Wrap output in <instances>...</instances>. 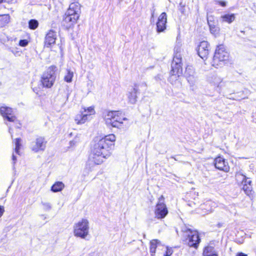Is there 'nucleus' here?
<instances>
[{
  "label": "nucleus",
  "instance_id": "f257e3e1",
  "mask_svg": "<svg viewBox=\"0 0 256 256\" xmlns=\"http://www.w3.org/2000/svg\"><path fill=\"white\" fill-rule=\"evenodd\" d=\"M80 5L78 3H72L70 5L64 16L62 24L66 29L74 26L80 16Z\"/></svg>",
  "mask_w": 256,
  "mask_h": 256
},
{
  "label": "nucleus",
  "instance_id": "f03ea898",
  "mask_svg": "<svg viewBox=\"0 0 256 256\" xmlns=\"http://www.w3.org/2000/svg\"><path fill=\"white\" fill-rule=\"evenodd\" d=\"M116 140L114 134H109L102 138H96L94 142L92 150L94 152H102V154L109 156L110 147Z\"/></svg>",
  "mask_w": 256,
  "mask_h": 256
},
{
  "label": "nucleus",
  "instance_id": "7ed1b4c3",
  "mask_svg": "<svg viewBox=\"0 0 256 256\" xmlns=\"http://www.w3.org/2000/svg\"><path fill=\"white\" fill-rule=\"evenodd\" d=\"M229 54L226 50L224 46L222 44L218 46L215 50L213 60L212 62V66L216 68L222 66L225 62L228 60Z\"/></svg>",
  "mask_w": 256,
  "mask_h": 256
},
{
  "label": "nucleus",
  "instance_id": "20e7f679",
  "mask_svg": "<svg viewBox=\"0 0 256 256\" xmlns=\"http://www.w3.org/2000/svg\"><path fill=\"white\" fill-rule=\"evenodd\" d=\"M57 68L55 66H51L44 72L42 76L41 82L44 87L51 88L56 80Z\"/></svg>",
  "mask_w": 256,
  "mask_h": 256
},
{
  "label": "nucleus",
  "instance_id": "39448f33",
  "mask_svg": "<svg viewBox=\"0 0 256 256\" xmlns=\"http://www.w3.org/2000/svg\"><path fill=\"white\" fill-rule=\"evenodd\" d=\"M180 52H174V56L172 63V75L170 78V81L174 84V80H176L174 84L176 82L177 78L179 76L178 74L182 72V56Z\"/></svg>",
  "mask_w": 256,
  "mask_h": 256
},
{
  "label": "nucleus",
  "instance_id": "423d86ee",
  "mask_svg": "<svg viewBox=\"0 0 256 256\" xmlns=\"http://www.w3.org/2000/svg\"><path fill=\"white\" fill-rule=\"evenodd\" d=\"M182 232H183V236L185 238L188 244L190 246L196 248L200 240L198 232L192 230L186 227L183 228Z\"/></svg>",
  "mask_w": 256,
  "mask_h": 256
},
{
  "label": "nucleus",
  "instance_id": "0eeeda50",
  "mask_svg": "<svg viewBox=\"0 0 256 256\" xmlns=\"http://www.w3.org/2000/svg\"><path fill=\"white\" fill-rule=\"evenodd\" d=\"M89 222L86 219L82 220L74 224V234L76 237L85 238L89 233Z\"/></svg>",
  "mask_w": 256,
  "mask_h": 256
},
{
  "label": "nucleus",
  "instance_id": "6e6552de",
  "mask_svg": "<svg viewBox=\"0 0 256 256\" xmlns=\"http://www.w3.org/2000/svg\"><path fill=\"white\" fill-rule=\"evenodd\" d=\"M168 210L164 202L158 203L156 205L154 214L158 219L164 218L168 214Z\"/></svg>",
  "mask_w": 256,
  "mask_h": 256
},
{
  "label": "nucleus",
  "instance_id": "1a4fd4ad",
  "mask_svg": "<svg viewBox=\"0 0 256 256\" xmlns=\"http://www.w3.org/2000/svg\"><path fill=\"white\" fill-rule=\"evenodd\" d=\"M102 152H96L92 150V153L89 156V162L94 163L95 164H100L103 162L104 158L108 156L102 154Z\"/></svg>",
  "mask_w": 256,
  "mask_h": 256
},
{
  "label": "nucleus",
  "instance_id": "9d476101",
  "mask_svg": "<svg viewBox=\"0 0 256 256\" xmlns=\"http://www.w3.org/2000/svg\"><path fill=\"white\" fill-rule=\"evenodd\" d=\"M46 142L44 138L43 137H38L36 138L35 142H33L31 149L34 152H38L39 151H43L46 148Z\"/></svg>",
  "mask_w": 256,
  "mask_h": 256
},
{
  "label": "nucleus",
  "instance_id": "9b49d317",
  "mask_svg": "<svg viewBox=\"0 0 256 256\" xmlns=\"http://www.w3.org/2000/svg\"><path fill=\"white\" fill-rule=\"evenodd\" d=\"M184 76L190 85H194L196 82L198 78L192 66H188L186 68Z\"/></svg>",
  "mask_w": 256,
  "mask_h": 256
},
{
  "label": "nucleus",
  "instance_id": "f8f14e48",
  "mask_svg": "<svg viewBox=\"0 0 256 256\" xmlns=\"http://www.w3.org/2000/svg\"><path fill=\"white\" fill-rule=\"evenodd\" d=\"M214 164L216 168L228 172L230 170L228 162L222 157L218 156L215 158Z\"/></svg>",
  "mask_w": 256,
  "mask_h": 256
},
{
  "label": "nucleus",
  "instance_id": "ddd939ff",
  "mask_svg": "<svg viewBox=\"0 0 256 256\" xmlns=\"http://www.w3.org/2000/svg\"><path fill=\"white\" fill-rule=\"evenodd\" d=\"M209 44L206 41L200 42L198 48V56L203 60L207 58L209 54Z\"/></svg>",
  "mask_w": 256,
  "mask_h": 256
},
{
  "label": "nucleus",
  "instance_id": "4468645a",
  "mask_svg": "<svg viewBox=\"0 0 256 256\" xmlns=\"http://www.w3.org/2000/svg\"><path fill=\"white\" fill-rule=\"evenodd\" d=\"M140 84H135L134 88L130 90L128 94V98L129 103L131 104H134L137 101V94L138 92V87Z\"/></svg>",
  "mask_w": 256,
  "mask_h": 256
},
{
  "label": "nucleus",
  "instance_id": "2eb2a0df",
  "mask_svg": "<svg viewBox=\"0 0 256 256\" xmlns=\"http://www.w3.org/2000/svg\"><path fill=\"white\" fill-rule=\"evenodd\" d=\"M0 112L9 122H14L16 120V118L12 115V110L9 107L2 106L0 108Z\"/></svg>",
  "mask_w": 256,
  "mask_h": 256
},
{
  "label": "nucleus",
  "instance_id": "dca6fc26",
  "mask_svg": "<svg viewBox=\"0 0 256 256\" xmlns=\"http://www.w3.org/2000/svg\"><path fill=\"white\" fill-rule=\"evenodd\" d=\"M166 14L162 12L158 18V22L156 23V30L158 32H164L166 28Z\"/></svg>",
  "mask_w": 256,
  "mask_h": 256
},
{
  "label": "nucleus",
  "instance_id": "f3484780",
  "mask_svg": "<svg viewBox=\"0 0 256 256\" xmlns=\"http://www.w3.org/2000/svg\"><path fill=\"white\" fill-rule=\"evenodd\" d=\"M122 112L120 111H116L115 113V116H114V118L110 126L115 128H119L121 126L122 124V120H127L126 118H122L121 116Z\"/></svg>",
  "mask_w": 256,
  "mask_h": 256
},
{
  "label": "nucleus",
  "instance_id": "a211bd4d",
  "mask_svg": "<svg viewBox=\"0 0 256 256\" xmlns=\"http://www.w3.org/2000/svg\"><path fill=\"white\" fill-rule=\"evenodd\" d=\"M56 34L54 30H50L46 34L45 38V46L46 47L50 46L56 42Z\"/></svg>",
  "mask_w": 256,
  "mask_h": 256
},
{
  "label": "nucleus",
  "instance_id": "6ab92c4d",
  "mask_svg": "<svg viewBox=\"0 0 256 256\" xmlns=\"http://www.w3.org/2000/svg\"><path fill=\"white\" fill-rule=\"evenodd\" d=\"M208 82L211 84L218 86L222 82L220 78L214 74H210L207 78Z\"/></svg>",
  "mask_w": 256,
  "mask_h": 256
},
{
  "label": "nucleus",
  "instance_id": "aec40b11",
  "mask_svg": "<svg viewBox=\"0 0 256 256\" xmlns=\"http://www.w3.org/2000/svg\"><path fill=\"white\" fill-rule=\"evenodd\" d=\"M162 246L160 245V242L158 240H152L150 242V252L152 256H154L156 252L157 248Z\"/></svg>",
  "mask_w": 256,
  "mask_h": 256
},
{
  "label": "nucleus",
  "instance_id": "412c9836",
  "mask_svg": "<svg viewBox=\"0 0 256 256\" xmlns=\"http://www.w3.org/2000/svg\"><path fill=\"white\" fill-rule=\"evenodd\" d=\"M204 256H218L213 246H208L203 252Z\"/></svg>",
  "mask_w": 256,
  "mask_h": 256
},
{
  "label": "nucleus",
  "instance_id": "4be33fe9",
  "mask_svg": "<svg viewBox=\"0 0 256 256\" xmlns=\"http://www.w3.org/2000/svg\"><path fill=\"white\" fill-rule=\"evenodd\" d=\"M116 111H108L106 112L104 115V118L107 124L110 125L112 122L115 116Z\"/></svg>",
  "mask_w": 256,
  "mask_h": 256
},
{
  "label": "nucleus",
  "instance_id": "5701e85b",
  "mask_svg": "<svg viewBox=\"0 0 256 256\" xmlns=\"http://www.w3.org/2000/svg\"><path fill=\"white\" fill-rule=\"evenodd\" d=\"M88 114H79L75 117V122L78 124H84L87 120Z\"/></svg>",
  "mask_w": 256,
  "mask_h": 256
},
{
  "label": "nucleus",
  "instance_id": "b1692460",
  "mask_svg": "<svg viewBox=\"0 0 256 256\" xmlns=\"http://www.w3.org/2000/svg\"><path fill=\"white\" fill-rule=\"evenodd\" d=\"M64 184L60 182H56L52 185L51 188V190L54 192H60L64 188Z\"/></svg>",
  "mask_w": 256,
  "mask_h": 256
},
{
  "label": "nucleus",
  "instance_id": "393cba45",
  "mask_svg": "<svg viewBox=\"0 0 256 256\" xmlns=\"http://www.w3.org/2000/svg\"><path fill=\"white\" fill-rule=\"evenodd\" d=\"M222 22H226L229 24H230L235 20V15L233 14H226L223 16H222L220 17Z\"/></svg>",
  "mask_w": 256,
  "mask_h": 256
},
{
  "label": "nucleus",
  "instance_id": "a878e982",
  "mask_svg": "<svg viewBox=\"0 0 256 256\" xmlns=\"http://www.w3.org/2000/svg\"><path fill=\"white\" fill-rule=\"evenodd\" d=\"M236 178L238 183H246L249 180L248 178H246V176L242 174L240 172H236Z\"/></svg>",
  "mask_w": 256,
  "mask_h": 256
},
{
  "label": "nucleus",
  "instance_id": "bb28decb",
  "mask_svg": "<svg viewBox=\"0 0 256 256\" xmlns=\"http://www.w3.org/2000/svg\"><path fill=\"white\" fill-rule=\"evenodd\" d=\"M251 181L248 180L246 183L242 184V189L247 195H250L252 190V186H251Z\"/></svg>",
  "mask_w": 256,
  "mask_h": 256
},
{
  "label": "nucleus",
  "instance_id": "cd10ccee",
  "mask_svg": "<svg viewBox=\"0 0 256 256\" xmlns=\"http://www.w3.org/2000/svg\"><path fill=\"white\" fill-rule=\"evenodd\" d=\"M10 22V16L8 15L0 16V26H4Z\"/></svg>",
  "mask_w": 256,
  "mask_h": 256
},
{
  "label": "nucleus",
  "instance_id": "c85d7f7f",
  "mask_svg": "<svg viewBox=\"0 0 256 256\" xmlns=\"http://www.w3.org/2000/svg\"><path fill=\"white\" fill-rule=\"evenodd\" d=\"M208 23L210 27V32L214 35L218 34V28L215 26L214 24H212L210 22V18H208Z\"/></svg>",
  "mask_w": 256,
  "mask_h": 256
},
{
  "label": "nucleus",
  "instance_id": "c756f323",
  "mask_svg": "<svg viewBox=\"0 0 256 256\" xmlns=\"http://www.w3.org/2000/svg\"><path fill=\"white\" fill-rule=\"evenodd\" d=\"M74 76L73 72L70 70H67L66 75L64 76V80L68 82H70L72 81V78Z\"/></svg>",
  "mask_w": 256,
  "mask_h": 256
},
{
  "label": "nucleus",
  "instance_id": "7c9ffc66",
  "mask_svg": "<svg viewBox=\"0 0 256 256\" xmlns=\"http://www.w3.org/2000/svg\"><path fill=\"white\" fill-rule=\"evenodd\" d=\"M38 22L36 20H31L29 21L28 26L30 29L35 30L38 26Z\"/></svg>",
  "mask_w": 256,
  "mask_h": 256
},
{
  "label": "nucleus",
  "instance_id": "2f4dec72",
  "mask_svg": "<svg viewBox=\"0 0 256 256\" xmlns=\"http://www.w3.org/2000/svg\"><path fill=\"white\" fill-rule=\"evenodd\" d=\"M181 46H182L181 40H180V38H179L178 36L176 38V44L174 48V52H180Z\"/></svg>",
  "mask_w": 256,
  "mask_h": 256
},
{
  "label": "nucleus",
  "instance_id": "473e14b6",
  "mask_svg": "<svg viewBox=\"0 0 256 256\" xmlns=\"http://www.w3.org/2000/svg\"><path fill=\"white\" fill-rule=\"evenodd\" d=\"M21 140L20 138H16V142H15V152L19 154V150L20 149L21 144L20 143Z\"/></svg>",
  "mask_w": 256,
  "mask_h": 256
},
{
  "label": "nucleus",
  "instance_id": "72a5a7b5",
  "mask_svg": "<svg viewBox=\"0 0 256 256\" xmlns=\"http://www.w3.org/2000/svg\"><path fill=\"white\" fill-rule=\"evenodd\" d=\"M42 204L45 210H50L52 208L51 204L50 203L42 202Z\"/></svg>",
  "mask_w": 256,
  "mask_h": 256
},
{
  "label": "nucleus",
  "instance_id": "f704fd0d",
  "mask_svg": "<svg viewBox=\"0 0 256 256\" xmlns=\"http://www.w3.org/2000/svg\"><path fill=\"white\" fill-rule=\"evenodd\" d=\"M28 44V41L26 40H20L19 45L21 46H26Z\"/></svg>",
  "mask_w": 256,
  "mask_h": 256
},
{
  "label": "nucleus",
  "instance_id": "c9c22d12",
  "mask_svg": "<svg viewBox=\"0 0 256 256\" xmlns=\"http://www.w3.org/2000/svg\"><path fill=\"white\" fill-rule=\"evenodd\" d=\"M172 254V248H166V252L164 254L166 256H170Z\"/></svg>",
  "mask_w": 256,
  "mask_h": 256
},
{
  "label": "nucleus",
  "instance_id": "e433bc0d",
  "mask_svg": "<svg viewBox=\"0 0 256 256\" xmlns=\"http://www.w3.org/2000/svg\"><path fill=\"white\" fill-rule=\"evenodd\" d=\"M84 112H88L90 113V114H94V108L90 106V107L88 108L86 110L84 109Z\"/></svg>",
  "mask_w": 256,
  "mask_h": 256
},
{
  "label": "nucleus",
  "instance_id": "4c0bfd02",
  "mask_svg": "<svg viewBox=\"0 0 256 256\" xmlns=\"http://www.w3.org/2000/svg\"><path fill=\"white\" fill-rule=\"evenodd\" d=\"M179 10L182 13V14H184V5L182 4V2H180V6H179Z\"/></svg>",
  "mask_w": 256,
  "mask_h": 256
},
{
  "label": "nucleus",
  "instance_id": "58836bf2",
  "mask_svg": "<svg viewBox=\"0 0 256 256\" xmlns=\"http://www.w3.org/2000/svg\"><path fill=\"white\" fill-rule=\"evenodd\" d=\"M4 207L2 206H0V217L2 216L4 212Z\"/></svg>",
  "mask_w": 256,
  "mask_h": 256
},
{
  "label": "nucleus",
  "instance_id": "ea45409f",
  "mask_svg": "<svg viewBox=\"0 0 256 256\" xmlns=\"http://www.w3.org/2000/svg\"><path fill=\"white\" fill-rule=\"evenodd\" d=\"M164 197L163 196H161L159 198H158V203H160V202H164Z\"/></svg>",
  "mask_w": 256,
  "mask_h": 256
},
{
  "label": "nucleus",
  "instance_id": "a19ab883",
  "mask_svg": "<svg viewBox=\"0 0 256 256\" xmlns=\"http://www.w3.org/2000/svg\"><path fill=\"white\" fill-rule=\"evenodd\" d=\"M236 256H248L247 254H244L242 252H238Z\"/></svg>",
  "mask_w": 256,
  "mask_h": 256
},
{
  "label": "nucleus",
  "instance_id": "79ce46f5",
  "mask_svg": "<svg viewBox=\"0 0 256 256\" xmlns=\"http://www.w3.org/2000/svg\"><path fill=\"white\" fill-rule=\"evenodd\" d=\"M218 2L220 5H221L222 6H224L226 5V4L224 2Z\"/></svg>",
  "mask_w": 256,
  "mask_h": 256
},
{
  "label": "nucleus",
  "instance_id": "37998d69",
  "mask_svg": "<svg viewBox=\"0 0 256 256\" xmlns=\"http://www.w3.org/2000/svg\"><path fill=\"white\" fill-rule=\"evenodd\" d=\"M76 142L75 140H72L70 142V144L71 146H72L73 145H74Z\"/></svg>",
  "mask_w": 256,
  "mask_h": 256
},
{
  "label": "nucleus",
  "instance_id": "c03bdc74",
  "mask_svg": "<svg viewBox=\"0 0 256 256\" xmlns=\"http://www.w3.org/2000/svg\"><path fill=\"white\" fill-rule=\"evenodd\" d=\"M12 160L14 161V163L16 162V156L14 154H12Z\"/></svg>",
  "mask_w": 256,
  "mask_h": 256
},
{
  "label": "nucleus",
  "instance_id": "a18cd8bd",
  "mask_svg": "<svg viewBox=\"0 0 256 256\" xmlns=\"http://www.w3.org/2000/svg\"><path fill=\"white\" fill-rule=\"evenodd\" d=\"M210 18V23H212V24H214V23L212 22V19H213V18H212V16H208V17L207 18Z\"/></svg>",
  "mask_w": 256,
  "mask_h": 256
},
{
  "label": "nucleus",
  "instance_id": "49530a36",
  "mask_svg": "<svg viewBox=\"0 0 256 256\" xmlns=\"http://www.w3.org/2000/svg\"><path fill=\"white\" fill-rule=\"evenodd\" d=\"M142 86H143L144 88H146V84L145 82H142V84H141Z\"/></svg>",
  "mask_w": 256,
  "mask_h": 256
},
{
  "label": "nucleus",
  "instance_id": "de8ad7c7",
  "mask_svg": "<svg viewBox=\"0 0 256 256\" xmlns=\"http://www.w3.org/2000/svg\"><path fill=\"white\" fill-rule=\"evenodd\" d=\"M154 12H153L152 13V17L154 16Z\"/></svg>",
  "mask_w": 256,
  "mask_h": 256
},
{
  "label": "nucleus",
  "instance_id": "09e8293b",
  "mask_svg": "<svg viewBox=\"0 0 256 256\" xmlns=\"http://www.w3.org/2000/svg\"><path fill=\"white\" fill-rule=\"evenodd\" d=\"M3 2V0H0V3H2Z\"/></svg>",
  "mask_w": 256,
  "mask_h": 256
}]
</instances>
